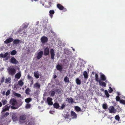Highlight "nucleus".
<instances>
[{
  "label": "nucleus",
  "mask_w": 125,
  "mask_h": 125,
  "mask_svg": "<svg viewBox=\"0 0 125 125\" xmlns=\"http://www.w3.org/2000/svg\"><path fill=\"white\" fill-rule=\"evenodd\" d=\"M104 93L105 94L107 97H108L109 96V94L108 93V92L107 90H105L104 91Z\"/></svg>",
  "instance_id": "obj_37"
},
{
  "label": "nucleus",
  "mask_w": 125,
  "mask_h": 125,
  "mask_svg": "<svg viewBox=\"0 0 125 125\" xmlns=\"http://www.w3.org/2000/svg\"><path fill=\"white\" fill-rule=\"evenodd\" d=\"M48 104L50 105H52L53 104V102L52 101L48 102Z\"/></svg>",
  "instance_id": "obj_54"
},
{
  "label": "nucleus",
  "mask_w": 125,
  "mask_h": 125,
  "mask_svg": "<svg viewBox=\"0 0 125 125\" xmlns=\"http://www.w3.org/2000/svg\"><path fill=\"white\" fill-rule=\"evenodd\" d=\"M13 41V39L12 38H10L7 39L4 41V43L7 44Z\"/></svg>",
  "instance_id": "obj_13"
},
{
  "label": "nucleus",
  "mask_w": 125,
  "mask_h": 125,
  "mask_svg": "<svg viewBox=\"0 0 125 125\" xmlns=\"http://www.w3.org/2000/svg\"><path fill=\"white\" fill-rule=\"evenodd\" d=\"M43 53V52L42 51H41L39 52L37 54V58L38 59H39L41 58Z\"/></svg>",
  "instance_id": "obj_9"
},
{
  "label": "nucleus",
  "mask_w": 125,
  "mask_h": 125,
  "mask_svg": "<svg viewBox=\"0 0 125 125\" xmlns=\"http://www.w3.org/2000/svg\"><path fill=\"white\" fill-rule=\"evenodd\" d=\"M57 7L60 10H62L64 8L60 4H57Z\"/></svg>",
  "instance_id": "obj_24"
},
{
  "label": "nucleus",
  "mask_w": 125,
  "mask_h": 125,
  "mask_svg": "<svg viewBox=\"0 0 125 125\" xmlns=\"http://www.w3.org/2000/svg\"><path fill=\"white\" fill-rule=\"evenodd\" d=\"M116 100L117 101H119L120 100V97L118 96H117L116 97Z\"/></svg>",
  "instance_id": "obj_50"
},
{
  "label": "nucleus",
  "mask_w": 125,
  "mask_h": 125,
  "mask_svg": "<svg viewBox=\"0 0 125 125\" xmlns=\"http://www.w3.org/2000/svg\"><path fill=\"white\" fill-rule=\"evenodd\" d=\"M120 103H122L123 104H125V101L123 100H120Z\"/></svg>",
  "instance_id": "obj_46"
},
{
  "label": "nucleus",
  "mask_w": 125,
  "mask_h": 125,
  "mask_svg": "<svg viewBox=\"0 0 125 125\" xmlns=\"http://www.w3.org/2000/svg\"><path fill=\"white\" fill-rule=\"evenodd\" d=\"M55 92L54 91H52L51 93V96H53L55 95Z\"/></svg>",
  "instance_id": "obj_52"
},
{
  "label": "nucleus",
  "mask_w": 125,
  "mask_h": 125,
  "mask_svg": "<svg viewBox=\"0 0 125 125\" xmlns=\"http://www.w3.org/2000/svg\"><path fill=\"white\" fill-rule=\"evenodd\" d=\"M18 32L20 34H23L25 35L26 34V32L24 31V29H23L21 30L20 29L18 31Z\"/></svg>",
  "instance_id": "obj_19"
},
{
  "label": "nucleus",
  "mask_w": 125,
  "mask_h": 125,
  "mask_svg": "<svg viewBox=\"0 0 125 125\" xmlns=\"http://www.w3.org/2000/svg\"><path fill=\"white\" fill-rule=\"evenodd\" d=\"M75 109L77 112H79L81 110L80 108L78 106H75Z\"/></svg>",
  "instance_id": "obj_27"
},
{
  "label": "nucleus",
  "mask_w": 125,
  "mask_h": 125,
  "mask_svg": "<svg viewBox=\"0 0 125 125\" xmlns=\"http://www.w3.org/2000/svg\"><path fill=\"white\" fill-rule=\"evenodd\" d=\"M17 53V51L15 50H13L10 53V54L12 55H15Z\"/></svg>",
  "instance_id": "obj_36"
},
{
  "label": "nucleus",
  "mask_w": 125,
  "mask_h": 125,
  "mask_svg": "<svg viewBox=\"0 0 125 125\" xmlns=\"http://www.w3.org/2000/svg\"><path fill=\"white\" fill-rule=\"evenodd\" d=\"M8 52H6L4 54H0V56L1 57H3L4 60L5 61L8 60L9 58V57L8 56Z\"/></svg>",
  "instance_id": "obj_2"
},
{
  "label": "nucleus",
  "mask_w": 125,
  "mask_h": 125,
  "mask_svg": "<svg viewBox=\"0 0 125 125\" xmlns=\"http://www.w3.org/2000/svg\"><path fill=\"white\" fill-rule=\"evenodd\" d=\"M28 78L29 80H32V77L29 75H28Z\"/></svg>",
  "instance_id": "obj_56"
},
{
  "label": "nucleus",
  "mask_w": 125,
  "mask_h": 125,
  "mask_svg": "<svg viewBox=\"0 0 125 125\" xmlns=\"http://www.w3.org/2000/svg\"><path fill=\"white\" fill-rule=\"evenodd\" d=\"M65 106V105L64 104H62V106L59 109L61 110H62L63 109Z\"/></svg>",
  "instance_id": "obj_44"
},
{
  "label": "nucleus",
  "mask_w": 125,
  "mask_h": 125,
  "mask_svg": "<svg viewBox=\"0 0 125 125\" xmlns=\"http://www.w3.org/2000/svg\"><path fill=\"white\" fill-rule=\"evenodd\" d=\"M21 76V74L20 73H17L15 75V77L16 78L19 79Z\"/></svg>",
  "instance_id": "obj_28"
},
{
  "label": "nucleus",
  "mask_w": 125,
  "mask_h": 125,
  "mask_svg": "<svg viewBox=\"0 0 125 125\" xmlns=\"http://www.w3.org/2000/svg\"><path fill=\"white\" fill-rule=\"evenodd\" d=\"M52 98H50L49 97H48L47 99V101L48 102L52 101Z\"/></svg>",
  "instance_id": "obj_48"
},
{
  "label": "nucleus",
  "mask_w": 125,
  "mask_h": 125,
  "mask_svg": "<svg viewBox=\"0 0 125 125\" xmlns=\"http://www.w3.org/2000/svg\"><path fill=\"white\" fill-rule=\"evenodd\" d=\"M53 106L54 107L58 109L60 107V105L59 104L57 103L56 102L54 104H53Z\"/></svg>",
  "instance_id": "obj_21"
},
{
  "label": "nucleus",
  "mask_w": 125,
  "mask_h": 125,
  "mask_svg": "<svg viewBox=\"0 0 125 125\" xmlns=\"http://www.w3.org/2000/svg\"><path fill=\"white\" fill-rule=\"evenodd\" d=\"M18 106H11L10 105V107L11 109H18Z\"/></svg>",
  "instance_id": "obj_40"
},
{
  "label": "nucleus",
  "mask_w": 125,
  "mask_h": 125,
  "mask_svg": "<svg viewBox=\"0 0 125 125\" xmlns=\"http://www.w3.org/2000/svg\"><path fill=\"white\" fill-rule=\"evenodd\" d=\"M9 113H8V112H6L5 113L4 116H7L9 115Z\"/></svg>",
  "instance_id": "obj_57"
},
{
  "label": "nucleus",
  "mask_w": 125,
  "mask_h": 125,
  "mask_svg": "<svg viewBox=\"0 0 125 125\" xmlns=\"http://www.w3.org/2000/svg\"><path fill=\"white\" fill-rule=\"evenodd\" d=\"M26 118V116L25 115H21L20 117V119L23 120H24Z\"/></svg>",
  "instance_id": "obj_33"
},
{
  "label": "nucleus",
  "mask_w": 125,
  "mask_h": 125,
  "mask_svg": "<svg viewBox=\"0 0 125 125\" xmlns=\"http://www.w3.org/2000/svg\"><path fill=\"white\" fill-rule=\"evenodd\" d=\"M33 83V80H32V81H31V84L32 85Z\"/></svg>",
  "instance_id": "obj_60"
},
{
  "label": "nucleus",
  "mask_w": 125,
  "mask_h": 125,
  "mask_svg": "<svg viewBox=\"0 0 125 125\" xmlns=\"http://www.w3.org/2000/svg\"><path fill=\"white\" fill-rule=\"evenodd\" d=\"M40 85L38 83H35L34 85V88H39L40 87Z\"/></svg>",
  "instance_id": "obj_23"
},
{
  "label": "nucleus",
  "mask_w": 125,
  "mask_h": 125,
  "mask_svg": "<svg viewBox=\"0 0 125 125\" xmlns=\"http://www.w3.org/2000/svg\"><path fill=\"white\" fill-rule=\"evenodd\" d=\"M48 0H40L39 1L40 4L42 5L43 6H44L45 2H48Z\"/></svg>",
  "instance_id": "obj_12"
},
{
  "label": "nucleus",
  "mask_w": 125,
  "mask_h": 125,
  "mask_svg": "<svg viewBox=\"0 0 125 125\" xmlns=\"http://www.w3.org/2000/svg\"><path fill=\"white\" fill-rule=\"evenodd\" d=\"M1 102L2 103L3 105H4L7 103V101L6 99H2L1 100Z\"/></svg>",
  "instance_id": "obj_35"
},
{
  "label": "nucleus",
  "mask_w": 125,
  "mask_h": 125,
  "mask_svg": "<svg viewBox=\"0 0 125 125\" xmlns=\"http://www.w3.org/2000/svg\"><path fill=\"white\" fill-rule=\"evenodd\" d=\"M18 84L19 85L22 86L23 84L24 83L22 80H20L18 82Z\"/></svg>",
  "instance_id": "obj_26"
},
{
  "label": "nucleus",
  "mask_w": 125,
  "mask_h": 125,
  "mask_svg": "<svg viewBox=\"0 0 125 125\" xmlns=\"http://www.w3.org/2000/svg\"><path fill=\"white\" fill-rule=\"evenodd\" d=\"M41 42L43 43H45L47 42L48 38L45 36H42L41 39Z\"/></svg>",
  "instance_id": "obj_4"
},
{
  "label": "nucleus",
  "mask_w": 125,
  "mask_h": 125,
  "mask_svg": "<svg viewBox=\"0 0 125 125\" xmlns=\"http://www.w3.org/2000/svg\"><path fill=\"white\" fill-rule=\"evenodd\" d=\"M110 89L109 90V93H111L113 91V89L111 87H109Z\"/></svg>",
  "instance_id": "obj_53"
},
{
  "label": "nucleus",
  "mask_w": 125,
  "mask_h": 125,
  "mask_svg": "<svg viewBox=\"0 0 125 125\" xmlns=\"http://www.w3.org/2000/svg\"><path fill=\"white\" fill-rule=\"evenodd\" d=\"M101 79L103 81H104L106 79V77L105 75L103 74H102L101 76Z\"/></svg>",
  "instance_id": "obj_29"
},
{
  "label": "nucleus",
  "mask_w": 125,
  "mask_h": 125,
  "mask_svg": "<svg viewBox=\"0 0 125 125\" xmlns=\"http://www.w3.org/2000/svg\"><path fill=\"white\" fill-rule=\"evenodd\" d=\"M10 91L9 90H7V92H6V96H8L10 94Z\"/></svg>",
  "instance_id": "obj_51"
},
{
  "label": "nucleus",
  "mask_w": 125,
  "mask_h": 125,
  "mask_svg": "<svg viewBox=\"0 0 125 125\" xmlns=\"http://www.w3.org/2000/svg\"><path fill=\"white\" fill-rule=\"evenodd\" d=\"M2 105L1 103L0 102V107H1Z\"/></svg>",
  "instance_id": "obj_62"
},
{
  "label": "nucleus",
  "mask_w": 125,
  "mask_h": 125,
  "mask_svg": "<svg viewBox=\"0 0 125 125\" xmlns=\"http://www.w3.org/2000/svg\"><path fill=\"white\" fill-rule=\"evenodd\" d=\"M57 91L58 92V93L60 94L61 92V90L59 89H57Z\"/></svg>",
  "instance_id": "obj_59"
},
{
  "label": "nucleus",
  "mask_w": 125,
  "mask_h": 125,
  "mask_svg": "<svg viewBox=\"0 0 125 125\" xmlns=\"http://www.w3.org/2000/svg\"><path fill=\"white\" fill-rule=\"evenodd\" d=\"M54 11L53 10H51L49 11V15L51 18H52L53 16V14L54 13Z\"/></svg>",
  "instance_id": "obj_15"
},
{
  "label": "nucleus",
  "mask_w": 125,
  "mask_h": 125,
  "mask_svg": "<svg viewBox=\"0 0 125 125\" xmlns=\"http://www.w3.org/2000/svg\"><path fill=\"white\" fill-rule=\"evenodd\" d=\"M10 103L13 106H14L17 104L16 100L13 98L11 99L10 101Z\"/></svg>",
  "instance_id": "obj_3"
},
{
  "label": "nucleus",
  "mask_w": 125,
  "mask_h": 125,
  "mask_svg": "<svg viewBox=\"0 0 125 125\" xmlns=\"http://www.w3.org/2000/svg\"><path fill=\"white\" fill-rule=\"evenodd\" d=\"M49 53V48L48 47H46L45 48L44 52V55H48Z\"/></svg>",
  "instance_id": "obj_11"
},
{
  "label": "nucleus",
  "mask_w": 125,
  "mask_h": 125,
  "mask_svg": "<svg viewBox=\"0 0 125 125\" xmlns=\"http://www.w3.org/2000/svg\"><path fill=\"white\" fill-rule=\"evenodd\" d=\"M12 118L13 121H16L17 119V116L16 114L13 113L12 115Z\"/></svg>",
  "instance_id": "obj_17"
},
{
  "label": "nucleus",
  "mask_w": 125,
  "mask_h": 125,
  "mask_svg": "<svg viewBox=\"0 0 125 125\" xmlns=\"http://www.w3.org/2000/svg\"><path fill=\"white\" fill-rule=\"evenodd\" d=\"M109 112L110 113H115L116 112L115 110V108L113 106H111L109 108Z\"/></svg>",
  "instance_id": "obj_7"
},
{
  "label": "nucleus",
  "mask_w": 125,
  "mask_h": 125,
  "mask_svg": "<svg viewBox=\"0 0 125 125\" xmlns=\"http://www.w3.org/2000/svg\"><path fill=\"white\" fill-rule=\"evenodd\" d=\"M56 68L58 70H61L62 69V66L61 65L58 64L56 66Z\"/></svg>",
  "instance_id": "obj_22"
},
{
  "label": "nucleus",
  "mask_w": 125,
  "mask_h": 125,
  "mask_svg": "<svg viewBox=\"0 0 125 125\" xmlns=\"http://www.w3.org/2000/svg\"><path fill=\"white\" fill-rule=\"evenodd\" d=\"M102 107L104 109H107L108 106L107 104H102Z\"/></svg>",
  "instance_id": "obj_32"
},
{
  "label": "nucleus",
  "mask_w": 125,
  "mask_h": 125,
  "mask_svg": "<svg viewBox=\"0 0 125 125\" xmlns=\"http://www.w3.org/2000/svg\"><path fill=\"white\" fill-rule=\"evenodd\" d=\"M16 71H8V73L11 75H13L15 73L14 72Z\"/></svg>",
  "instance_id": "obj_41"
},
{
  "label": "nucleus",
  "mask_w": 125,
  "mask_h": 125,
  "mask_svg": "<svg viewBox=\"0 0 125 125\" xmlns=\"http://www.w3.org/2000/svg\"><path fill=\"white\" fill-rule=\"evenodd\" d=\"M99 83L100 85H101L102 86L105 87L106 86V83L104 82H101L100 80H99Z\"/></svg>",
  "instance_id": "obj_20"
},
{
  "label": "nucleus",
  "mask_w": 125,
  "mask_h": 125,
  "mask_svg": "<svg viewBox=\"0 0 125 125\" xmlns=\"http://www.w3.org/2000/svg\"><path fill=\"white\" fill-rule=\"evenodd\" d=\"M5 80V78L4 77H2L1 78V83H3L4 81Z\"/></svg>",
  "instance_id": "obj_55"
},
{
  "label": "nucleus",
  "mask_w": 125,
  "mask_h": 125,
  "mask_svg": "<svg viewBox=\"0 0 125 125\" xmlns=\"http://www.w3.org/2000/svg\"><path fill=\"white\" fill-rule=\"evenodd\" d=\"M52 33V34L55 35V32H54L53 31H52V30H51L50 31Z\"/></svg>",
  "instance_id": "obj_58"
},
{
  "label": "nucleus",
  "mask_w": 125,
  "mask_h": 125,
  "mask_svg": "<svg viewBox=\"0 0 125 125\" xmlns=\"http://www.w3.org/2000/svg\"><path fill=\"white\" fill-rule=\"evenodd\" d=\"M76 83L77 84L80 85L81 84V81L78 78L76 79Z\"/></svg>",
  "instance_id": "obj_31"
},
{
  "label": "nucleus",
  "mask_w": 125,
  "mask_h": 125,
  "mask_svg": "<svg viewBox=\"0 0 125 125\" xmlns=\"http://www.w3.org/2000/svg\"><path fill=\"white\" fill-rule=\"evenodd\" d=\"M50 52L51 59L52 60H54L55 55L54 50L53 49H51L50 50Z\"/></svg>",
  "instance_id": "obj_5"
},
{
  "label": "nucleus",
  "mask_w": 125,
  "mask_h": 125,
  "mask_svg": "<svg viewBox=\"0 0 125 125\" xmlns=\"http://www.w3.org/2000/svg\"><path fill=\"white\" fill-rule=\"evenodd\" d=\"M68 102L69 103H72L73 102V98L72 97H70V98H67Z\"/></svg>",
  "instance_id": "obj_25"
},
{
  "label": "nucleus",
  "mask_w": 125,
  "mask_h": 125,
  "mask_svg": "<svg viewBox=\"0 0 125 125\" xmlns=\"http://www.w3.org/2000/svg\"><path fill=\"white\" fill-rule=\"evenodd\" d=\"M64 80L65 82L68 83H69L70 81L69 80V79L67 76H65L64 78Z\"/></svg>",
  "instance_id": "obj_34"
},
{
  "label": "nucleus",
  "mask_w": 125,
  "mask_h": 125,
  "mask_svg": "<svg viewBox=\"0 0 125 125\" xmlns=\"http://www.w3.org/2000/svg\"><path fill=\"white\" fill-rule=\"evenodd\" d=\"M32 100V99L31 98H28L26 99L25 100V102L27 103H29L30 101H31Z\"/></svg>",
  "instance_id": "obj_30"
},
{
  "label": "nucleus",
  "mask_w": 125,
  "mask_h": 125,
  "mask_svg": "<svg viewBox=\"0 0 125 125\" xmlns=\"http://www.w3.org/2000/svg\"><path fill=\"white\" fill-rule=\"evenodd\" d=\"M33 1H35V2H36L38 1H39V0H33Z\"/></svg>",
  "instance_id": "obj_64"
},
{
  "label": "nucleus",
  "mask_w": 125,
  "mask_h": 125,
  "mask_svg": "<svg viewBox=\"0 0 125 125\" xmlns=\"http://www.w3.org/2000/svg\"><path fill=\"white\" fill-rule=\"evenodd\" d=\"M11 80V78L10 77H9L7 79H6L5 83H8Z\"/></svg>",
  "instance_id": "obj_45"
},
{
  "label": "nucleus",
  "mask_w": 125,
  "mask_h": 125,
  "mask_svg": "<svg viewBox=\"0 0 125 125\" xmlns=\"http://www.w3.org/2000/svg\"><path fill=\"white\" fill-rule=\"evenodd\" d=\"M30 89L28 88L26 89L25 91V93L26 94H28L30 92Z\"/></svg>",
  "instance_id": "obj_43"
},
{
  "label": "nucleus",
  "mask_w": 125,
  "mask_h": 125,
  "mask_svg": "<svg viewBox=\"0 0 125 125\" xmlns=\"http://www.w3.org/2000/svg\"><path fill=\"white\" fill-rule=\"evenodd\" d=\"M31 107V105L30 104H27L25 106V107L27 108H30Z\"/></svg>",
  "instance_id": "obj_49"
},
{
  "label": "nucleus",
  "mask_w": 125,
  "mask_h": 125,
  "mask_svg": "<svg viewBox=\"0 0 125 125\" xmlns=\"http://www.w3.org/2000/svg\"><path fill=\"white\" fill-rule=\"evenodd\" d=\"M34 74L35 77L36 78L38 79L39 78V74L38 71L35 72L34 73Z\"/></svg>",
  "instance_id": "obj_16"
},
{
  "label": "nucleus",
  "mask_w": 125,
  "mask_h": 125,
  "mask_svg": "<svg viewBox=\"0 0 125 125\" xmlns=\"http://www.w3.org/2000/svg\"><path fill=\"white\" fill-rule=\"evenodd\" d=\"M95 80L97 82H99L100 80H99L98 77V75L97 74H96L95 75Z\"/></svg>",
  "instance_id": "obj_38"
},
{
  "label": "nucleus",
  "mask_w": 125,
  "mask_h": 125,
  "mask_svg": "<svg viewBox=\"0 0 125 125\" xmlns=\"http://www.w3.org/2000/svg\"><path fill=\"white\" fill-rule=\"evenodd\" d=\"M13 45L15 46L19 45L20 43H21V42L20 40L16 39L13 41Z\"/></svg>",
  "instance_id": "obj_8"
},
{
  "label": "nucleus",
  "mask_w": 125,
  "mask_h": 125,
  "mask_svg": "<svg viewBox=\"0 0 125 125\" xmlns=\"http://www.w3.org/2000/svg\"><path fill=\"white\" fill-rule=\"evenodd\" d=\"M85 63V61L83 60H80L77 64V66L80 69V70H82L83 69L84 67V64Z\"/></svg>",
  "instance_id": "obj_1"
},
{
  "label": "nucleus",
  "mask_w": 125,
  "mask_h": 125,
  "mask_svg": "<svg viewBox=\"0 0 125 125\" xmlns=\"http://www.w3.org/2000/svg\"><path fill=\"white\" fill-rule=\"evenodd\" d=\"M57 77V76L56 75H55L54 76V77H53V78H54V79H55Z\"/></svg>",
  "instance_id": "obj_63"
},
{
  "label": "nucleus",
  "mask_w": 125,
  "mask_h": 125,
  "mask_svg": "<svg viewBox=\"0 0 125 125\" xmlns=\"http://www.w3.org/2000/svg\"><path fill=\"white\" fill-rule=\"evenodd\" d=\"M9 104H7L4 106V107L2 109V112H5L7 111H9V109L10 108V105H8Z\"/></svg>",
  "instance_id": "obj_6"
},
{
  "label": "nucleus",
  "mask_w": 125,
  "mask_h": 125,
  "mask_svg": "<svg viewBox=\"0 0 125 125\" xmlns=\"http://www.w3.org/2000/svg\"><path fill=\"white\" fill-rule=\"evenodd\" d=\"M83 73L84 78L86 79H87L88 78V74L87 72L86 71H84Z\"/></svg>",
  "instance_id": "obj_18"
},
{
  "label": "nucleus",
  "mask_w": 125,
  "mask_h": 125,
  "mask_svg": "<svg viewBox=\"0 0 125 125\" xmlns=\"http://www.w3.org/2000/svg\"><path fill=\"white\" fill-rule=\"evenodd\" d=\"M14 66H11L10 67V70H15V69H14Z\"/></svg>",
  "instance_id": "obj_47"
},
{
  "label": "nucleus",
  "mask_w": 125,
  "mask_h": 125,
  "mask_svg": "<svg viewBox=\"0 0 125 125\" xmlns=\"http://www.w3.org/2000/svg\"><path fill=\"white\" fill-rule=\"evenodd\" d=\"M71 114L73 118H74L76 117L77 115L74 111H71Z\"/></svg>",
  "instance_id": "obj_14"
},
{
  "label": "nucleus",
  "mask_w": 125,
  "mask_h": 125,
  "mask_svg": "<svg viewBox=\"0 0 125 125\" xmlns=\"http://www.w3.org/2000/svg\"><path fill=\"white\" fill-rule=\"evenodd\" d=\"M115 119L117 121H119L120 120V117L119 115H117L115 116Z\"/></svg>",
  "instance_id": "obj_39"
},
{
  "label": "nucleus",
  "mask_w": 125,
  "mask_h": 125,
  "mask_svg": "<svg viewBox=\"0 0 125 125\" xmlns=\"http://www.w3.org/2000/svg\"><path fill=\"white\" fill-rule=\"evenodd\" d=\"M104 89L103 88H102L101 89V91H104Z\"/></svg>",
  "instance_id": "obj_61"
},
{
  "label": "nucleus",
  "mask_w": 125,
  "mask_h": 125,
  "mask_svg": "<svg viewBox=\"0 0 125 125\" xmlns=\"http://www.w3.org/2000/svg\"><path fill=\"white\" fill-rule=\"evenodd\" d=\"M10 62L11 63L15 64H17L18 62V61L14 57L11 58L10 59Z\"/></svg>",
  "instance_id": "obj_10"
},
{
  "label": "nucleus",
  "mask_w": 125,
  "mask_h": 125,
  "mask_svg": "<svg viewBox=\"0 0 125 125\" xmlns=\"http://www.w3.org/2000/svg\"><path fill=\"white\" fill-rule=\"evenodd\" d=\"M14 95L15 96H17L18 97H20L21 96V95L20 94L16 93H15L14 94Z\"/></svg>",
  "instance_id": "obj_42"
}]
</instances>
